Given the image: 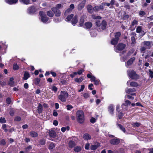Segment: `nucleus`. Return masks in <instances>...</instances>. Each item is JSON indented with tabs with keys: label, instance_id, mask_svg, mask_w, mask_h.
Returning <instances> with one entry per match:
<instances>
[{
	"label": "nucleus",
	"instance_id": "6ab92c4d",
	"mask_svg": "<svg viewBox=\"0 0 153 153\" xmlns=\"http://www.w3.org/2000/svg\"><path fill=\"white\" fill-rule=\"evenodd\" d=\"M37 110L38 113L39 114L41 113L42 111V106L40 103H39L38 105Z\"/></svg>",
	"mask_w": 153,
	"mask_h": 153
},
{
	"label": "nucleus",
	"instance_id": "052dcab7",
	"mask_svg": "<svg viewBox=\"0 0 153 153\" xmlns=\"http://www.w3.org/2000/svg\"><path fill=\"white\" fill-rule=\"evenodd\" d=\"M93 18L94 19H100L101 17L99 16H95V15L93 16Z\"/></svg>",
	"mask_w": 153,
	"mask_h": 153
},
{
	"label": "nucleus",
	"instance_id": "de8ad7c7",
	"mask_svg": "<svg viewBox=\"0 0 153 153\" xmlns=\"http://www.w3.org/2000/svg\"><path fill=\"white\" fill-rule=\"evenodd\" d=\"M137 21L136 19H134L132 22L131 25L132 26H134L135 25H137Z\"/></svg>",
	"mask_w": 153,
	"mask_h": 153
},
{
	"label": "nucleus",
	"instance_id": "c756f323",
	"mask_svg": "<svg viewBox=\"0 0 153 153\" xmlns=\"http://www.w3.org/2000/svg\"><path fill=\"white\" fill-rule=\"evenodd\" d=\"M131 102L128 100L125 101V103L123 104L122 105V106L123 107L124 105L125 106H128V105H130Z\"/></svg>",
	"mask_w": 153,
	"mask_h": 153
},
{
	"label": "nucleus",
	"instance_id": "c9c22d12",
	"mask_svg": "<svg viewBox=\"0 0 153 153\" xmlns=\"http://www.w3.org/2000/svg\"><path fill=\"white\" fill-rule=\"evenodd\" d=\"M84 22V19L83 17H81L80 21L79 22V25L80 27H82L83 25V23Z\"/></svg>",
	"mask_w": 153,
	"mask_h": 153
},
{
	"label": "nucleus",
	"instance_id": "7c9ffc66",
	"mask_svg": "<svg viewBox=\"0 0 153 153\" xmlns=\"http://www.w3.org/2000/svg\"><path fill=\"white\" fill-rule=\"evenodd\" d=\"M47 14L48 16L51 17H53L54 15V14L51 10L48 11L47 12Z\"/></svg>",
	"mask_w": 153,
	"mask_h": 153
},
{
	"label": "nucleus",
	"instance_id": "13d9d810",
	"mask_svg": "<svg viewBox=\"0 0 153 153\" xmlns=\"http://www.w3.org/2000/svg\"><path fill=\"white\" fill-rule=\"evenodd\" d=\"M149 76L151 78L153 77V72L151 70H149Z\"/></svg>",
	"mask_w": 153,
	"mask_h": 153
},
{
	"label": "nucleus",
	"instance_id": "79ce46f5",
	"mask_svg": "<svg viewBox=\"0 0 153 153\" xmlns=\"http://www.w3.org/2000/svg\"><path fill=\"white\" fill-rule=\"evenodd\" d=\"M6 143L4 139H2L0 141V145L1 146H4L6 144Z\"/></svg>",
	"mask_w": 153,
	"mask_h": 153
},
{
	"label": "nucleus",
	"instance_id": "69168bd1",
	"mask_svg": "<svg viewBox=\"0 0 153 153\" xmlns=\"http://www.w3.org/2000/svg\"><path fill=\"white\" fill-rule=\"evenodd\" d=\"M54 147V144L53 143H51L49 145V149H52Z\"/></svg>",
	"mask_w": 153,
	"mask_h": 153
},
{
	"label": "nucleus",
	"instance_id": "4c0bfd02",
	"mask_svg": "<svg viewBox=\"0 0 153 153\" xmlns=\"http://www.w3.org/2000/svg\"><path fill=\"white\" fill-rule=\"evenodd\" d=\"M70 128L69 126H67L66 127H63L61 128V131L62 132H65L66 130L68 131L69 130Z\"/></svg>",
	"mask_w": 153,
	"mask_h": 153
},
{
	"label": "nucleus",
	"instance_id": "393cba45",
	"mask_svg": "<svg viewBox=\"0 0 153 153\" xmlns=\"http://www.w3.org/2000/svg\"><path fill=\"white\" fill-rule=\"evenodd\" d=\"M118 40L115 38L113 39L111 41V44L112 45H116L118 42Z\"/></svg>",
	"mask_w": 153,
	"mask_h": 153
},
{
	"label": "nucleus",
	"instance_id": "c03bdc74",
	"mask_svg": "<svg viewBox=\"0 0 153 153\" xmlns=\"http://www.w3.org/2000/svg\"><path fill=\"white\" fill-rule=\"evenodd\" d=\"M52 90L54 91L55 93H56L57 91V88L55 86H53L51 88Z\"/></svg>",
	"mask_w": 153,
	"mask_h": 153
},
{
	"label": "nucleus",
	"instance_id": "dca6fc26",
	"mask_svg": "<svg viewBox=\"0 0 153 153\" xmlns=\"http://www.w3.org/2000/svg\"><path fill=\"white\" fill-rule=\"evenodd\" d=\"M83 137L84 140H88L91 139V137L88 134L85 133L83 135Z\"/></svg>",
	"mask_w": 153,
	"mask_h": 153
},
{
	"label": "nucleus",
	"instance_id": "72a5a7b5",
	"mask_svg": "<svg viewBox=\"0 0 153 153\" xmlns=\"http://www.w3.org/2000/svg\"><path fill=\"white\" fill-rule=\"evenodd\" d=\"M118 127L124 132H125L126 129L125 128L123 127V126L119 124H117Z\"/></svg>",
	"mask_w": 153,
	"mask_h": 153
},
{
	"label": "nucleus",
	"instance_id": "e2e57ef3",
	"mask_svg": "<svg viewBox=\"0 0 153 153\" xmlns=\"http://www.w3.org/2000/svg\"><path fill=\"white\" fill-rule=\"evenodd\" d=\"M6 102L8 104H10V103L11 102L10 99L9 97L7 98V99H6Z\"/></svg>",
	"mask_w": 153,
	"mask_h": 153
},
{
	"label": "nucleus",
	"instance_id": "8fccbe9b",
	"mask_svg": "<svg viewBox=\"0 0 153 153\" xmlns=\"http://www.w3.org/2000/svg\"><path fill=\"white\" fill-rule=\"evenodd\" d=\"M97 148V146L95 145H92L91 146V150H95Z\"/></svg>",
	"mask_w": 153,
	"mask_h": 153
},
{
	"label": "nucleus",
	"instance_id": "e433bc0d",
	"mask_svg": "<svg viewBox=\"0 0 153 153\" xmlns=\"http://www.w3.org/2000/svg\"><path fill=\"white\" fill-rule=\"evenodd\" d=\"M32 149V146L29 145L25 148V151L26 152H28L29 151Z\"/></svg>",
	"mask_w": 153,
	"mask_h": 153
},
{
	"label": "nucleus",
	"instance_id": "ddd939ff",
	"mask_svg": "<svg viewBox=\"0 0 153 153\" xmlns=\"http://www.w3.org/2000/svg\"><path fill=\"white\" fill-rule=\"evenodd\" d=\"M5 2L10 5L15 4L18 2V0H4Z\"/></svg>",
	"mask_w": 153,
	"mask_h": 153
},
{
	"label": "nucleus",
	"instance_id": "f3484780",
	"mask_svg": "<svg viewBox=\"0 0 153 153\" xmlns=\"http://www.w3.org/2000/svg\"><path fill=\"white\" fill-rule=\"evenodd\" d=\"M85 28L86 29H90L92 27V23L90 22H87L85 23Z\"/></svg>",
	"mask_w": 153,
	"mask_h": 153
},
{
	"label": "nucleus",
	"instance_id": "bf43d9fd",
	"mask_svg": "<svg viewBox=\"0 0 153 153\" xmlns=\"http://www.w3.org/2000/svg\"><path fill=\"white\" fill-rule=\"evenodd\" d=\"M85 88V85H81V88L78 91L80 92L83 91Z\"/></svg>",
	"mask_w": 153,
	"mask_h": 153
},
{
	"label": "nucleus",
	"instance_id": "aec40b11",
	"mask_svg": "<svg viewBox=\"0 0 153 153\" xmlns=\"http://www.w3.org/2000/svg\"><path fill=\"white\" fill-rule=\"evenodd\" d=\"M19 1L22 4L28 5L30 4V0H19Z\"/></svg>",
	"mask_w": 153,
	"mask_h": 153
},
{
	"label": "nucleus",
	"instance_id": "2eb2a0df",
	"mask_svg": "<svg viewBox=\"0 0 153 153\" xmlns=\"http://www.w3.org/2000/svg\"><path fill=\"white\" fill-rule=\"evenodd\" d=\"M78 22V16H75L73 18L71 23L73 25H74Z\"/></svg>",
	"mask_w": 153,
	"mask_h": 153
},
{
	"label": "nucleus",
	"instance_id": "20e7f679",
	"mask_svg": "<svg viewBox=\"0 0 153 153\" xmlns=\"http://www.w3.org/2000/svg\"><path fill=\"white\" fill-rule=\"evenodd\" d=\"M96 25L99 27L101 28L102 30L105 29L107 25V23L105 20H103L102 22L100 21L97 20L96 22Z\"/></svg>",
	"mask_w": 153,
	"mask_h": 153
},
{
	"label": "nucleus",
	"instance_id": "49530a36",
	"mask_svg": "<svg viewBox=\"0 0 153 153\" xmlns=\"http://www.w3.org/2000/svg\"><path fill=\"white\" fill-rule=\"evenodd\" d=\"M7 125L6 124H3L2 126V128L4 130L5 132H7L8 130L6 128Z\"/></svg>",
	"mask_w": 153,
	"mask_h": 153
},
{
	"label": "nucleus",
	"instance_id": "338daca9",
	"mask_svg": "<svg viewBox=\"0 0 153 153\" xmlns=\"http://www.w3.org/2000/svg\"><path fill=\"white\" fill-rule=\"evenodd\" d=\"M96 121V120L95 118H94V117H92L90 120V122L92 123H94Z\"/></svg>",
	"mask_w": 153,
	"mask_h": 153
},
{
	"label": "nucleus",
	"instance_id": "3c124183",
	"mask_svg": "<svg viewBox=\"0 0 153 153\" xmlns=\"http://www.w3.org/2000/svg\"><path fill=\"white\" fill-rule=\"evenodd\" d=\"M14 110L13 108H11L10 112V114L11 116H13L14 115Z\"/></svg>",
	"mask_w": 153,
	"mask_h": 153
},
{
	"label": "nucleus",
	"instance_id": "a18cd8bd",
	"mask_svg": "<svg viewBox=\"0 0 153 153\" xmlns=\"http://www.w3.org/2000/svg\"><path fill=\"white\" fill-rule=\"evenodd\" d=\"M143 43L145 45L149 46L150 45L151 43L149 41H144Z\"/></svg>",
	"mask_w": 153,
	"mask_h": 153
},
{
	"label": "nucleus",
	"instance_id": "cd10ccee",
	"mask_svg": "<svg viewBox=\"0 0 153 153\" xmlns=\"http://www.w3.org/2000/svg\"><path fill=\"white\" fill-rule=\"evenodd\" d=\"M87 9L89 13H92L93 12V8L91 5H88Z\"/></svg>",
	"mask_w": 153,
	"mask_h": 153
},
{
	"label": "nucleus",
	"instance_id": "f8f14e48",
	"mask_svg": "<svg viewBox=\"0 0 153 153\" xmlns=\"http://www.w3.org/2000/svg\"><path fill=\"white\" fill-rule=\"evenodd\" d=\"M27 13L29 14H32L36 11V10L34 6H31L27 10Z\"/></svg>",
	"mask_w": 153,
	"mask_h": 153
},
{
	"label": "nucleus",
	"instance_id": "f03ea898",
	"mask_svg": "<svg viewBox=\"0 0 153 153\" xmlns=\"http://www.w3.org/2000/svg\"><path fill=\"white\" fill-rule=\"evenodd\" d=\"M39 14L40 15L39 18L42 22L45 23L50 22V21H48L49 18L47 17L44 12L41 11L40 12Z\"/></svg>",
	"mask_w": 153,
	"mask_h": 153
},
{
	"label": "nucleus",
	"instance_id": "473e14b6",
	"mask_svg": "<svg viewBox=\"0 0 153 153\" xmlns=\"http://www.w3.org/2000/svg\"><path fill=\"white\" fill-rule=\"evenodd\" d=\"M73 16L74 15L73 14H71L68 16L65 19L66 21L67 22L70 21L71 19L73 18Z\"/></svg>",
	"mask_w": 153,
	"mask_h": 153
},
{
	"label": "nucleus",
	"instance_id": "9d476101",
	"mask_svg": "<svg viewBox=\"0 0 153 153\" xmlns=\"http://www.w3.org/2000/svg\"><path fill=\"white\" fill-rule=\"evenodd\" d=\"M52 11L55 14L56 16H60L61 12L56 7H53L51 9Z\"/></svg>",
	"mask_w": 153,
	"mask_h": 153
},
{
	"label": "nucleus",
	"instance_id": "5fc2aeb1",
	"mask_svg": "<svg viewBox=\"0 0 153 153\" xmlns=\"http://www.w3.org/2000/svg\"><path fill=\"white\" fill-rule=\"evenodd\" d=\"M67 110H71L73 108V107L71 105H68L66 106Z\"/></svg>",
	"mask_w": 153,
	"mask_h": 153
},
{
	"label": "nucleus",
	"instance_id": "5701e85b",
	"mask_svg": "<svg viewBox=\"0 0 153 153\" xmlns=\"http://www.w3.org/2000/svg\"><path fill=\"white\" fill-rule=\"evenodd\" d=\"M84 79L83 76L80 77V78H75L74 79V81L80 83Z\"/></svg>",
	"mask_w": 153,
	"mask_h": 153
},
{
	"label": "nucleus",
	"instance_id": "37998d69",
	"mask_svg": "<svg viewBox=\"0 0 153 153\" xmlns=\"http://www.w3.org/2000/svg\"><path fill=\"white\" fill-rule=\"evenodd\" d=\"M6 122L5 118L4 117H1L0 118V122L1 123H5Z\"/></svg>",
	"mask_w": 153,
	"mask_h": 153
},
{
	"label": "nucleus",
	"instance_id": "a878e982",
	"mask_svg": "<svg viewBox=\"0 0 153 153\" xmlns=\"http://www.w3.org/2000/svg\"><path fill=\"white\" fill-rule=\"evenodd\" d=\"M121 33L120 32H117L114 33V38L119 40V38L120 36Z\"/></svg>",
	"mask_w": 153,
	"mask_h": 153
},
{
	"label": "nucleus",
	"instance_id": "f704fd0d",
	"mask_svg": "<svg viewBox=\"0 0 153 153\" xmlns=\"http://www.w3.org/2000/svg\"><path fill=\"white\" fill-rule=\"evenodd\" d=\"M69 146L72 148L75 145V143L74 141H71L69 143Z\"/></svg>",
	"mask_w": 153,
	"mask_h": 153
},
{
	"label": "nucleus",
	"instance_id": "774afa93",
	"mask_svg": "<svg viewBox=\"0 0 153 153\" xmlns=\"http://www.w3.org/2000/svg\"><path fill=\"white\" fill-rule=\"evenodd\" d=\"M145 14V12L143 11H141L139 12V14L142 16H144Z\"/></svg>",
	"mask_w": 153,
	"mask_h": 153
},
{
	"label": "nucleus",
	"instance_id": "09e8293b",
	"mask_svg": "<svg viewBox=\"0 0 153 153\" xmlns=\"http://www.w3.org/2000/svg\"><path fill=\"white\" fill-rule=\"evenodd\" d=\"M84 5L81 4H80L78 5V9L79 10H81L84 7Z\"/></svg>",
	"mask_w": 153,
	"mask_h": 153
},
{
	"label": "nucleus",
	"instance_id": "7ed1b4c3",
	"mask_svg": "<svg viewBox=\"0 0 153 153\" xmlns=\"http://www.w3.org/2000/svg\"><path fill=\"white\" fill-rule=\"evenodd\" d=\"M68 96V94L66 92L61 91L59 95L58 98L62 102H64Z\"/></svg>",
	"mask_w": 153,
	"mask_h": 153
},
{
	"label": "nucleus",
	"instance_id": "c85d7f7f",
	"mask_svg": "<svg viewBox=\"0 0 153 153\" xmlns=\"http://www.w3.org/2000/svg\"><path fill=\"white\" fill-rule=\"evenodd\" d=\"M81 147L79 146H77L75 147L74 148V150L76 152H79L81 151Z\"/></svg>",
	"mask_w": 153,
	"mask_h": 153
},
{
	"label": "nucleus",
	"instance_id": "ea45409f",
	"mask_svg": "<svg viewBox=\"0 0 153 153\" xmlns=\"http://www.w3.org/2000/svg\"><path fill=\"white\" fill-rule=\"evenodd\" d=\"M132 125L134 127H138L140 126L141 124L139 123H133Z\"/></svg>",
	"mask_w": 153,
	"mask_h": 153
},
{
	"label": "nucleus",
	"instance_id": "603ef678",
	"mask_svg": "<svg viewBox=\"0 0 153 153\" xmlns=\"http://www.w3.org/2000/svg\"><path fill=\"white\" fill-rule=\"evenodd\" d=\"M71 11H72V10L71 9L68 8L65 12L64 14L65 15H66L69 13L71 12Z\"/></svg>",
	"mask_w": 153,
	"mask_h": 153
},
{
	"label": "nucleus",
	"instance_id": "bb28decb",
	"mask_svg": "<svg viewBox=\"0 0 153 153\" xmlns=\"http://www.w3.org/2000/svg\"><path fill=\"white\" fill-rule=\"evenodd\" d=\"M13 80L14 79L13 77H11L10 79V80L8 83L9 85L11 86H13L14 83Z\"/></svg>",
	"mask_w": 153,
	"mask_h": 153
},
{
	"label": "nucleus",
	"instance_id": "0eeeda50",
	"mask_svg": "<svg viewBox=\"0 0 153 153\" xmlns=\"http://www.w3.org/2000/svg\"><path fill=\"white\" fill-rule=\"evenodd\" d=\"M126 46V45L124 44L119 43L114 48V50L116 52H118L119 51H122L124 49Z\"/></svg>",
	"mask_w": 153,
	"mask_h": 153
},
{
	"label": "nucleus",
	"instance_id": "f257e3e1",
	"mask_svg": "<svg viewBox=\"0 0 153 153\" xmlns=\"http://www.w3.org/2000/svg\"><path fill=\"white\" fill-rule=\"evenodd\" d=\"M76 116L77 121L79 123H82L84 122L85 120L84 114L82 110L78 111L76 113Z\"/></svg>",
	"mask_w": 153,
	"mask_h": 153
},
{
	"label": "nucleus",
	"instance_id": "2f4dec72",
	"mask_svg": "<svg viewBox=\"0 0 153 153\" xmlns=\"http://www.w3.org/2000/svg\"><path fill=\"white\" fill-rule=\"evenodd\" d=\"M135 91V89L134 88L132 89L127 88L126 90V91L127 93H129L130 92H134Z\"/></svg>",
	"mask_w": 153,
	"mask_h": 153
},
{
	"label": "nucleus",
	"instance_id": "a19ab883",
	"mask_svg": "<svg viewBox=\"0 0 153 153\" xmlns=\"http://www.w3.org/2000/svg\"><path fill=\"white\" fill-rule=\"evenodd\" d=\"M13 68L15 70H17L19 68V67L16 63H15L13 64Z\"/></svg>",
	"mask_w": 153,
	"mask_h": 153
},
{
	"label": "nucleus",
	"instance_id": "4be33fe9",
	"mask_svg": "<svg viewBox=\"0 0 153 153\" xmlns=\"http://www.w3.org/2000/svg\"><path fill=\"white\" fill-rule=\"evenodd\" d=\"M30 77V75L27 72H25L24 74L23 79L26 80L27 79Z\"/></svg>",
	"mask_w": 153,
	"mask_h": 153
},
{
	"label": "nucleus",
	"instance_id": "0e129e2a",
	"mask_svg": "<svg viewBox=\"0 0 153 153\" xmlns=\"http://www.w3.org/2000/svg\"><path fill=\"white\" fill-rule=\"evenodd\" d=\"M77 72H74L73 73L70 75V76L71 78H73L75 76L77 75Z\"/></svg>",
	"mask_w": 153,
	"mask_h": 153
},
{
	"label": "nucleus",
	"instance_id": "6e6552de",
	"mask_svg": "<svg viewBox=\"0 0 153 153\" xmlns=\"http://www.w3.org/2000/svg\"><path fill=\"white\" fill-rule=\"evenodd\" d=\"M134 51L133 50H132L131 51H129L127 54L124 56L120 58V60L122 62H124L130 56L131 53H132Z\"/></svg>",
	"mask_w": 153,
	"mask_h": 153
},
{
	"label": "nucleus",
	"instance_id": "1a4fd4ad",
	"mask_svg": "<svg viewBox=\"0 0 153 153\" xmlns=\"http://www.w3.org/2000/svg\"><path fill=\"white\" fill-rule=\"evenodd\" d=\"M120 140L119 139L117 138L112 139L110 141V143L113 145H117L120 143Z\"/></svg>",
	"mask_w": 153,
	"mask_h": 153
},
{
	"label": "nucleus",
	"instance_id": "58836bf2",
	"mask_svg": "<svg viewBox=\"0 0 153 153\" xmlns=\"http://www.w3.org/2000/svg\"><path fill=\"white\" fill-rule=\"evenodd\" d=\"M130 85L132 87H137L138 86V85L136 82H132L130 83Z\"/></svg>",
	"mask_w": 153,
	"mask_h": 153
},
{
	"label": "nucleus",
	"instance_id": "4d7b16f0",
	"mask_svg": "<svg viewBox=\"0 0 153 153\" xmlns=\"http://www.w3.org/2000/svg\"><path fill=\"white\" fill-rule=\"evenodd\" d=\"M99 10V7L98 6H95L93 8V12L94 11H98Z\"/></svg>",
	"mask_w": 153,
	"mask_h": 153
},
{
	"label": "nucleus",
	"instance_id": "39448f33",
	"mask_svg": "<svg viewBox=\"0 0 153 153\" xmlns=\"http://www.w3.org/2000/svg\"><path fill=\"white\" fill-rule=\"evenodd\" d=\"M87 77L91 79V82H94V84L96 85H97L99 84L100 83V80L99 79H97L94 76H92L91 74H88L87 75Z\"/></svg>",
	"mask_w": 153,
	"mask_h": 153
},
{
	"label": "nucleus",
	"instance_id": "680f3d73",
	"mask_svg": "<svg viewBox=\"0 0 153 153\" xmlns=\"http://www.w3.org/2000/svg\"><path fill=\"white\" fill-rule=\"evenodd\" d=\"M83 96L84 97L85 99L89 97V94L88 93H84L83 95Z\"/></svg>",
	"mask_w": 153,
	"mask_h": 153
},
{
	"label": "nucleus",
	"instance_id": "6e6d98bb",
	"mask_svg": "<svg viewBox=\"0 0 153 153\" xmlns=\"http://www.w3.org/2000/svg\"><path fill=\"white\" fill-rule=\"evenodd\" d=\"M40 79L39 78H36L35 79V83L36 84H38L39 83L40 81Z\"/></svg>",
	"mask_w": 153,
	"mask_h": 153
},
{
	"label": "nucleus",
	"instance_id": "a211bd4d",
	"mask_svg": "<svg viewBox=\"0 0 153 153\" xmlns=\"http://www.w3.org/2000/svg\"><path fill=\"white\" fill-rule=\"evenodd\" d=\"M114 110L113 105H110L108 107V111L111 114H113L114 113L113 111Z\"/></svg>",
	"mask_w": 153,
	"mask_h": 153
},
{
	"label": "nucleus",
	"instance_id": "864d4df0",
	"mask_svg": "<svg viewBox=\"0 0 153 153\" xmlns=\"http://www.w3.org/2000/svg\"><path fill=\"white\" fill-rule=\"evenodd\" d=\"M84 70L82 69H80L77 72V74L78 75H81V74L83 72H84Z\"/></svg>",
	"mask_w": 153,
	"mask_h": 153
},
{
	"label": "nucleus",
	"instance_id": "b1692460",
	"mask_svg": "<svg viewBox=\"0 0 153 153\" xmlns=\"http://www.w3.org/2000/svg\"><path fill=\"white\" fill-rule=\"evenodd\" d=\"M49 134L50 137H54L56 135V134L54 131H50L49 132Z\"/></svg>",
	"mask_w": 153,
	"mask_h": 153
},
{
	"label": "nucleus",
	"instance_id": "4468645a",
	"mask_svg": "<svg viewBox=\"0 0 153 153\" xmlns=\"http://www.w3.org/2000/svg\"><path fill=\"white\" fill-rule=\"evenodd\" d=\"M136 32L138 33L142 32L143 35L145 34V33H144V31H143L142 30V27L140 26H138L136 28Z\"/></svg>",
	"mask_w": 153,
	"mask_h": 153
},
{
	"label": "nucleus",
	"instance_id": "423d86ee",
	"mask_svg": "<svg viewBox=\"0 0 153 153\" xmlns=\"http://www.w3.org/2000/svg\"><path fill=\"white\" fill-rule=\"evenodd\" d=\"M127 73L128 75L131 78L135 79H137L138 78V76L134 71H128Z\"/></svg>",
	"mask_w": 153,
	"mask_h": 153
},
{
	"label": "nucleus",
	"instance_id": "9b49d317",
	"mask_svg": "<svg viewBox=\"0 0 153 153\" xmlns=\"http://www.w3.org/2000/svg\"><path fill=\"white\" fill-rule=\"evenodd\" d=\"M135 59V58L133 57L130 58L126 63V66L128 68V66L132 64Z\"/></svg>",
	"mask_w": 153,
	"mask_h": 153
},
{
	"label": "nucleus",
	"instance_id": "412c9836",
	"mask_svg": "<svg viewBox=\"0 0 153 153\" xmlns=\"http://www.w3.org/2000/svg\"><path fill=\"white\" fill-rule=\"evenodd\" d=\"M30 136L33 137H35L38 136V134L34 131H31L30 133Z\"/></svg>",
	"mask_w": 153,
	"mask_h": 153
}]
</instances>
